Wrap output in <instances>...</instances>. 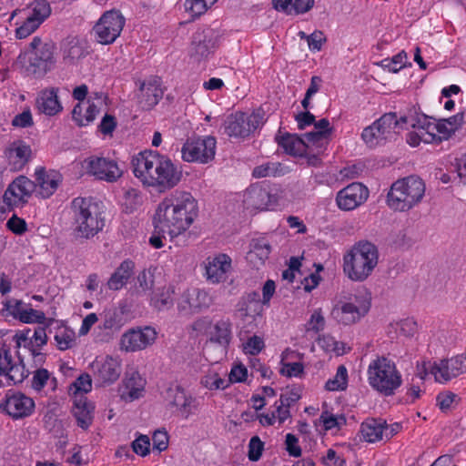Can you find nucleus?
Segmentation results:
<instances>
[{
    "label": "nucleus",
    "mask_w": 466,
    "mask_h": 466,
    "mask_svg": "<svg viewBox=\"0 0 466 466\" xmlns=\"http://www.w3.org/2000/svg\"><path fill=\"white\" fill-rule=\"evenodd\" d=\"M198 215V201L191 193L176 190L158 204L153 218L155 230L173 238L187 231Z\"/></svg>",
    "instance_id": "1"
},
{
    "label": "nucleus",
    "mask_w": 466,
    "mask_h": 466,
    "mask_svg": "<svg viewBox=\"0 0 466 466\" xmlns=\"http://www.w3.org/2000/svg\"><path fill=\"white\" fill-rule=\"evenodd\" d=\"M133 173L145 186L165 192L177 187L182 178V170L172 160L153 150H145L133 157Z\"/></svg>",
    "instance_id": "2"
},
{
    "label": "nucleus",
    "mask_w": 466,
    "mask_h": 466,
    "mask_svg": "<svg viewBox=\"0 0 466 466\" xmlns=\"http://www.w3.org/2000/svg\"><path fill=\"white\" fill-rule=\"evenodd\" d=\"M377 247L369 241H360L344 256L343 270L353 281H363L378 264Z\"/></svg>",
    "instance_id": "3"
},
{
    "label": "nucleus",
    "mask_w": 466,
    "mask_h": 466,
    "mask_svg": "<svg viewBox=\"0 0 466 466\" xmlns=\"http://www.w3.org/2000/svg\"><path fill=\"white\" fill-rule=\"evenodd\" d=\"M425 194V184L417 176L395 181L387 195V204L394 211L405 212L417 206Z\"/></svg>",
    "instance_id": "4"
},
{
    "label": "nucleus",
    "mask_w": 466,
    "mask_h": 466,
    "mask_svg": "<svg viewBox=\"0 0 466 466\" xmlns=\"http://www.w3.org/2000/svg\"><path fill=\"white\" fill-rule=\"evenodd\" d=\"M56 46L52 42L43 43L39 36H35L28 47L16 58V64L31 74H46L56 63Z\"/></svg>",
    "instance_id": "5"
},
{
    "label": "nucleus",
    "mask_w": 466,
    "mask_h": 466,
    "mask_svg": "<svg viewBox=\"0 0 466 466\" xmlns=\"http://www.w3.org/2000/svg\"><path fill=\"white\" fill-rule=\"evenodd\" d=\"M75 232L80 238L94 237L104 228V219L96 204L86 198H76L71 203Z\"/></svg>",
    "instance_id": "6"
},
{
    "label": "nucleus",
    "mask_w": 466,
    "mask_h": 466,
    "mask_svg": "<svg viewBox=\"0 0 466 466\" xmlns=\"http://www.w3.org/2000/svg\"><path fill=\"white\" fill-rule=\"evenodd\" d=\"M368 380L374 390L385 396L393 395L402 383L395 363L386 357H378L370 363Z\"/></svg>",
    "instance_id": "7"
},
{
    "label": "nucleus",
    "mask_w": 466,
    "mask_h": 466,
    "mask_svg": "<svg viewBox=\"0 0 466 466\" xmlns=\"http://www.w3.org/2000/svg\"><path fill=\"white\" fill-rule=\"evenodd\" d=\"M49 324L45 326H37L34 329H25L16 332L14 336L16 348L23 347L27 350L37 364L45 361V354L42 353V349L46 345L48 337L46 334V328Z\"/></svg>",
    "instance_id": "8"
},
{
    "label": "nucleus",
    "mask_w": 466,
    "mask_h": 466,
    "mask_svg": "<svg viewBox=\"0 0 466 466\" xmlns=\"http://www.w3.org/2000/svg\"><path fill=\"white\" fill-rule=\"evenodd\" d=\"M217 141L208 136L187 139L181 148L182 159L186 162L208 164L215 158Z\"/></svg>",
    "instance_id": "9"
},
{
    "label": "nucleus",
    "mask_w": 466,
    "mask_h": 466,
    "mask_svg": "<svg viewBox=\"0 0 466 466\" xmlns=\"http://www.w3.org/2000/svg\"><path fill=\"white\" fill-rule=\"evenodd\" d=\"M125 22V17L119 11L105 12L93 28L97 42L102 45L114 43L120 35Z\"/></svg>",
    "instance_id": "10"
},
{
    "label": "nucleus",
    "mask_w": 466,
    "mask_h": 466,
    "mask_svg": "<svg viewBox=\"0 0 466 466\" xmlns=\"http://www.w3.org/2000/svg\"><path fill=\"white\" fill-rule=\"evenodd\" d=\"M82 167L86 174L110 183L116 182L123 175L115 160L104 157H88L84 159Z\"/></svg>",
    "instance_id": "11"
},
{
    "label": "nucleus",
    "mask_w": 466,
    "mask_h": 466,
    "mask_svg": "<svg viewBox=\"0 0 466 466\" xmlns=\"http://www.w3.org/2000/svg\"><path fill=\"white\" fill-rule=\"evenodd\" d=\"M263 124L260 111L246 114L242 112L229 116L225 122V132L229 137H246Z\"/></svg>",
    "instance_id": "12"
},
{
    "label": "nucleus",
    "mask_w": 466,
    "mask_h": 466,
    "mask_svg": "<svg viewBox=\"0 0 466 466\" xmlns=\"http://www.w3.org/2000/svg\"><path fill=\"white\" fill-rule=\"evenodd\" d=\"M370 303L369 300H360L358 297H354L353 301L338 302L330 312V317L337 323L341 325H352L360 320L362 317L370 309Z\"/></svg>",
    "instance_id": "13"
},
{
    "label": "nucleus",
    "mask_w": 466,
    "mask_h": 466,
    "mask_svg": "<svg viewBox=\"0 0 466 466\" xmlns=\"http://www.w3.org/2000/svg\"><path fill=\"white\" fill-rule=\"evenodd\" d=\"M36 189L34 181L26 177L19 176L16 177L5 191L3 202L8 208L22 207L31 197L32 193Z\"/></svg>",
    "instance_id": "14"
},
{
    "label": "nucleus",
    "mask_w": 466,
    "mask_h": 466,
    "mask_svg": "<svg viewBox=\"0 0 466 466\" xmlns=\"http://www.w3.org/2000/svg\"><path fill=\"white\" fill-rule=\"evenodd\" d=\"M93 377L100 384H112L121 374V362L111 356L96 357L90 364Z\"/></svg>",
    "instance_id": "15"
},
{
    "label": "nucleus",
    "mask_w": 466,
    "mask_h": 466,
    "mask_svg": "<svg viewBox=\"0 0 466 466\" xmlns=\"http://www.w3.org/2000/svg\"><path fill=\"white\" fill-rule=\"evenodd\" d=\"M157 339L154 328L147 326L143 329H132L125 332L120 340L121 350L127 352L138 351L153 344Z\"/></svg>",
    "instance_id": "16"
},
{
    "label": "nucleus",
    "mask_w": 466,
    "mask_h": 466,
    "mask_svg": "<svg viewBox=\"0 0 466 466\" xmlns=\"http://www.w3.org/2000/svg\"><path fill=\"white\" fill-rule=\"evenodd\" d=\"M431 374L439 382H446L466 372V353L453 358L441 360L434 363L431 369Z\"/></svg>",
    "instance_id": "17"
},
{
    "label": "nucleus",
    "mask_w": 466,
    "mask_h": 466,
    "mask_svg": "<svg viewBox=\"0 0 466 466\" xmlns=\"http://www.w3.org/2000/svg\"><path fill=\"white\" fill-rule=\"evenodd\" d=\"M35 408L34 400L20 393H7L0 409L13 419H22L31 415Z\"/></svg>",
    "instance_id": "18"
},
{
    "label": "nucleus",
    "mask_w": 466,
    "mask_h": 466,
    "mask_svg": "<svg viewBox=\"0 0 466 466\" xmlns=\"http://www.w3.org/2000/svg\"><path fill=\"white\" fill-rule=\"evenodd\" d=\"M369 196L366 187L360 183H352L337 194L336 201L340 209L352 210L361 205Z\"/></svg>",
    "instance_id": "19"
},
{
    "label": "nucleus",
    "mask_w": 466,
    "mask_h": 466,
    "mask_svg": "<svg viewBox=\"0 0 466 466\" xmlns=\"http://www.w3.org/2000/svg\"><path fill=\"white\" fill-rule=\"evenodd\" d=\"M211 299L204 290L187 289L180 297L177 308L184 312H198L209 307Z\"/></svg>",
    "instance_id": "20"
},
{
    "label": "nucleus",
    "mask_w": 466,
    "mask_h": 466,
    "mask_svg": "<svg viewBox=\"0 0 466 466\" xmlns=\"http://www.w3.org/2000/svg\"><path fill=\"white\" fill-rule=\"evenodd\" d=\"M138 102L145 110L154 107L163 96L161 81L158 77H152L141 82L139 86Z\"/></svg>",
    "instance_id": "21"
},
{
    "label": "nucleus",
    "mask_w": 466,
    "mask_h": 466,
    "mask_svg": "<svg viewBox=\"0 0 466 466\" xmlns=\"http://www.w3.org/2000/svg\"><path fill=\"white\" fill-rule=\"evenodd\" d=\"M216 35L212 30L197 31L192 38L190 55L196 59L207 57L216 48Z\"/></svg>",
    "instance_id": "22"
},
{
    "label": "nucleus",
    "mask_w": 466,
    "mask_h": 466,
    "mask_svg": "<svg viewBox=\"0 0 466 466\" xmlns=\"http://www.w3.org/2000/svg\"><path fill=\"white\" fill-rule=\"evenodd\" d=\"M95 406L85 395H76L73 398L72 413L76 424L82 430H87L93 423Z\"/></svg>",
    "instance_id": "23"
},
{
    "label": "nucleus",
    "mask_w": 466,
    "mask_h": 466,
    "mask_svg": "<svg viewBox=\"0 0 466 466\" xmlns=\"http://www.w3.org/2000/svg\"><path fill=\"white\" fill-rule=\"evenodd\" d=\"M36 108L48 116L57 115L63 110L58 97V88L49 87L42 90L36 98Z\"/></svg>",
    "instance_id": "24"
},
{
    "label": "nucleus",
    "mask_w": 466,
    "mask_h": 466,
    "mask_svg": "<svg viewBox=\"0 0 466 466\" xmlns=\"http://www.w3.org/2000/svg\"><path fill=\"white\" fill-rule=\"evenodd\" d=\"M61 182V175L54 170L46 171L40 167L35 170V185L38 187V194L43 198L51 197L57 189Z\"/></svg>",
    "instance_id": "25"
},
{
    "label": "nucleus",
    "mask_w": 466,
    "mask_h": 466,
    "mask_svg": "<svg viewBox=\"0 0 466 466\" xmlns=\"http://www.w3.org/2000/svg\"><path fill=\"white\" fill-rule=\"evenodd\" d=\"M276 140L286 153L293 156H303L308 153L309 148L315 147L312 142H309L306 137H300L296 134L286 133L281 136H277Z\"/></svg>",
    "instance_id": "26"
},
{
    "label": "nucleus",
    "mask_w": 466,
    "mask_h": 466,
    "mask_svg": "<svg viewBox=\"0 0 466 466\" xmlns=\"http://www.w3.org/2000/svg\"><path fill=\"white\" fill-rule=\"evenodd\" d=\"M244 197L245 203L255 209H268L276 203L275 196L260 186H251L247 189Z\"/></svg>",
    "instance_id": "27"
},
{
    "label": "nucleus",
    "mask_w": 466,
    "mask_h": 466,
    "mask_svg": "<svg viewBox=\"0 0 466 466\" xmlns=\"http://www.w3.org/2000/svg\"><path fill=\"white\" fill-rule=\"evenodd\" d=\"M169 404L176 407L179 415L187 419L197 410L196 400L187 396L180 387L168 390Z\"/></svg>",
    "instance_id": "28"
},
{
    "label": "nucleus",
    "mask_w": 466,
    "mask_h": 466,
    "mask_svg": "<svg viewBox=\"0 0 466 466\" xmlns=\"http://www.w3.org/2000/svg\"><path fill=\"white\" fill-rule=\"evenodd\" d=\"M31 156V148L22 141L13 142L5 150V157L11 170L18 171L28 162Z\"/></svg>",
    "instance_id": "29"
},
{
    "label": "nucleus",
    "mask_w": 466,
    "mask_h": 466,
    "mask_svg": "<svg viewBox=\"0 0 466 466\" xmlns=\"http://www.w3.org/2000/svg\"><path fill=\"white\" fill-rule=\"evenodd\" d=\"M230 268V258L226 254H220L209 260L206 266L207 278L212 283H219L226 279V275Z\"/></svg>",
    "instance_id": "30"
},
{
    "label": "nucleus",
    "mask_w": 466,
    "mask_h": 466,
    "mask_svg": "<svg viewBox=\"0 0 466 466\" xmlns=\"http://www.w3.org/2000/svg\"><path fill=\"white\" fill-rule=\"evenodd\" d=\"M313 125L316 130L307 133L306 137L309 142H312L318 152H323L333 131V127L327 118L314 121Z\"/></svg>",
    "instance_id": "31"
},
{
    "label": "nucleus",
    "mask_w": 466,
    "mask_h": 466,
    "mask_svg": "<svg viewBox=\"0 0 466 466\" xmlns=\"http://www.w3.org/2000/svg\"><path fill=\"white\" fill-rule=\"evenodd\" d=\"M407 122V116L397 119L396 113L384 114L380 118L376 120L373 125L379 129L380 133L385 140L390 138L392 135L398 133L402 128L403 123Z\"/></svg>",
    "instance_id": "32"
},
{
    "label": "nucleus",
    "mask_w": 466,
    "mask_h": 466,
    "mask_svg": "<svg viewBox=\"0 0 466 466\" xmlns=\"http://www.w3.org/2000/svg\"><path fill=\"white\" fill-rule=\"evenodd\" d=\"M135 264L130 259H126L116 268L107 280V287L111 290L121 289L134 274Z\"/></svg>",
    "instance_id": "33"
},
{
    "label": "nucleus",
    "mask_w": 466,
    "mask_h": 466,
    "mask_svg": "<svg viewBox=\"0 0 466 466\" xmlns=\"http://www.w3.org/2000/svg\"><path fill=\"white\" fill-rule=\"evenodd\" d=\"M383 425L385 420L368 418L360 425V433L362 439L370 443H373L383 439Z\"/></svg>",
    "instance_id": "34"
},
{
    "label": "nucleus",
    "mask_w": 466,
    "mask_h": 466,
    "mask_svg": "<svg viewBox=\"0 0 466 466\" xmlns=\"http://www.w3.org/2000/svg\"><path fill=\"white\" fill-rule=\"evenodd\" d=\"M250 246L251 248L248 253L247 258L254 267L258 268L268 258L271 247L265 238L254 239Z\"/></svg>",
    "instance_id": "35"
},
{
    "label": "nucleus",
    "mask_w": 466,
    "mask_h": 466,
    "mask_svg": "<svg viewBox=\"0 0 466 466\" xmlns=\"http://www.w3.org/2000/svg\"><path fill=\"white\" fill-rule=\"evenodd\" d=\"M275 9L287 15H299L309 11L314 5V0H272Z\"/></svg>",
    "instance_id": "36"
},
{
    "label": "nucleus",
    "mask_w": 466,
    "mask_h": 466,
    "mask_svg": "<svg viewBox=\"0 0 466 466\" xmlns=\"http://www.w3.org/2000/svg\"><path fill=\"white\" fill-rule=\"evenodd\" d=\"M231 327L232 323L228 319H219L209 331V340L223 347H228L232 339Z\"/></svg>",
    "instance_id": "37"
},
{
    "label": "nucleus",
    "mask_w": 466,
    "mask_h": 466,
    "mask_svg": "<svg viewBox=\"0 0 466 466\" xmlns=\"http://www.w3.org/2000/svg\"><path fill=\"white\" fill-rule=\"evenodd\" d=\"M174 289L172 287H157L150 293V305L157 310L168 309L174 304Z\"/></svg>",
    "instance_id": "38"
},
{
    "label": "nucleus",
    "mask_w": 466,
    "mask_h": 466,
    "mask_svg": "<svg viewBox=\"0 0 466 466\" xmlns=\"http://www.w3.org/2000/svg\"><path fill=\"white\" fill-rule=\"evenodd\" d=\"M157 268L150 267L148 268H145L138 273L137 276V282L135 285V289L137 294L146 295L152 293L157 288L156 279H155V272Z\"/></svg>",
    "instance_id": "39"
},
{
    "label": "nucleus",
    "mask_w": 466,
    "mask_h": 466,
    "mask_svg": "<svg viewBox=\"0 0 466 466\" xmlns=\"http://www.w3.org/2000/svg\"><path fill=\"white\" fill-rule=\"evenodd\" d=\"M260 295L259 293L253 291L248 294L246 298H243L242 301L239 302L238 311L241 317L253 318L254 314H258V308H260Z\"/></svg>",
    "instance_id": "40"
},
{
    "label": "nucleus",
    "mask_w": 466,
    "mask_h": 466,
    "mask_svg": "<svg viewBox=\"0 0 466 466\" xmlns=\"http://www.w3.org/2000/svg\"><path fill=\"white\" fill-rule=\"evenodd\" d=\"M127 394L131 400L138 399L145 387V380L138 372H132L124 381Z\"/></svg>",
    "instance_id": "41"
},
{
    "label": "nucleus",
    "mask_w": 466,
    "mask_h": 466,
    "mask_svg": "<svg viewBox=\"0 0 466 466\" xmlns=\"http://www.w3.org/2000/svg\"><path fill=\"white\" fill-rule=\"evenodd\" d=\"M347 385L348 370L344 365H339L335 376L326 382L325 389L329 391L344 390Z\"/></svg>",
    "instance_id": "42"
},
{
    "label": "nucleus",
    "mask_w": 466,
    "mask_h": 466,
    "mask_svg": "<svg viewBox=\"0 0 466 466\" xmlns=\"http://www.w3.org/2000/svg\"><path fill=\"white\" fill-rule=\"evenodd\" d=\"M88 54L86 47L78 40H71L64 48L63 56L65 59H68L71 63L86 56Z\"/></svg>",
    "instance_id": "43"
},
{
    "label": "nucleus",
    "mask_w": 466,
    "mask_h": 466,
    "mask_svg": "<svg viewBox=\"0 0 466 466\" xmlns=\"http://www.w3.org/2000/svg\"><path fill=\"white\" fill-rule=\"evenodd\" d=\"M437 406L443 412L454 409L461 401V398L451 391L440 392L436 397Z\"/></svg>",
    "instance_id": "44"
},
{
    "label": "nucleus",
    "mask_w": 466,
    "mask_h": 466,
    "mask_svg": "<svg viewBox=\"0 0 466 466\" xmlns=\"http://www.w3.org/2000/svg\"><path fill=\"white\" fill-rule=\"evenodd\" d=\"M51 8L46 0H37L32 4V9L28 18L37 20L39 25L50 15Z\"/></svg>",
    "instance_id": "45"
},
{
    "label": "nucleus",
    "mask_w": 466,
    "mask_h": 466,
    "mask_svg": "<svg viewBox=\"0 0 466 466\" xmlns=\"http://www.w3.org/2000/svg\"><path fill=\"white\" fill-rule=\"evenodd\" d=\"M25 306L22 300L11 299L3 303L1 314L4 317L12 316L20 320V316L24 313Z\"/></svg>",
    "instance_id": "46"
},
{
    "label": "nucleus",
    "mask_w": 466,
    "mask_h": 466,
    "mask_svg": "<svg viewBox=\"0 0 466 466\" xmlns=\"http://www.w3.org/2000/svg\"><path fill=\"white\" fill-rule=\"evenodd\" d=\"M143 197L141 192L136 188H129L125 192L123 206L127 213H132L142 205Z\"/></svg>",
    "instance_id": "47"
},
{
    "label": "nucleus",
    "mask_w": 466,
    "mask_h": 466,
    "mask_svg": "<svg viewBox=\"0 0 466 466\" xmlns=\"http://www.w3.org/2000/svg\"><path fill=\"white\" fill-rule=\"evenodd\" d=\"M361 137L370 147H374L382 141H385V138L373 124L363 129Z\"/></svg>",
    "instance_id": "48"
},
{
    "label": "nucleus",
    "mask_w": 466,
    "mask_h": 466,
    "mask_svg": "<svg viewBox=\"0 0 466 466\" xmlns=\"http://www.w3.org/2000/svg\"><path fill=\"white\" fill-rule=\"evenodd\" d=\"M71 390L74 389V396L85 395L92 389V379L87 373L81 374L71 385Z\"/></svg>",
    "instance_id": "49"
},
{
    "label": "nucleus",
    "mask_w": 466,
    "mask_h": 466,
    "mask_svg": "<svg viewBox=\"0 0 466 466\" xmlns=\"http://www.w3.org/2000/svg\"><path fill=\"white\" fill-rule=\"evenodd\" d=\"M5 376L15 384H17L23 382L28 376V370H25L22 360L18 364H14L12 362Z\"/></svg>",
    "instance_id": "50"
},
{
    "label": "nucleus",
    "mask_w": 466,
    "mask_h": 466,
    "mask_svg": "<svg viewBox=\"0 0 466 466\" xmlns=\"http://www.w3.org/2000/svg\"><path fill=\"white\" fill-rule=\"evenodd\" d=\"M186 11L191 14L192 17H198L211 7L210 4H208L207 0H186L185 1Z\"/></svg>",
    "instance_id": "51"
},
{
    "label": "nucleus",
    "mask_w": 466,
    "mask_h": 466,
    "mask_svg": "<svg viewBox=\"0 0 466 466\" xmlns=\"http://www.w3.org/2000/svg\"><path fill=\"white\" fill-rule=\"evenodd\" d=\"M280 167V164L278 162H267L256 167L252 175L254 177L261 178L268 176H275Z\"/></svg>",
    "instance_id": "52"
},
{
    "label": "nucleus",
    "mask_w": 466,
    "mask_h": 466,
    "mask_svg": "<svg viewBox=\"0 0 466 466\" xmlns=\"http://www.w3.org/2000/svg\"><path fill=\"white\" fill-rule=\"evenodd\" d=\"M46 320V318L43 311L27 306H25L24 313L20 316V321L23 323L44 324Z\"/></svg>",
    "instance_id": "53"
},
{
    "label": "nucleus",
    "mask_w": 466,
    "mask_h": 466,
    "mask_svg": "<svg viewBox=\"0 0 466 466\" xmlns=\"http://www.w3.org/2000/svg\"><path fill=\"white\" fill-rule=\"evenodd\" d=\"M55 340L60 350H66L73 347L75 343V334L71 330L62 329L56 332Z\"/></svg>",
    "instance_id": "54"
},
{
    "label": "nucleus",
    "mask_w": 466,
    "mask_h": 466,
    "mask_svg": "<svg viewBox=\"0 0 466 466\" xmlns=\"http://www.w3.org/2000/svg\"><path fill=\"white\" fill-rule=\"evenodd\" d=\"M264 451V442L258 436H253L248 443V457L251 461H258Z\"/></svg>",
    "instance_id": "55"
},
{
    "label": "nucleus",
    "mask_w": 466,
    "mask_h": 466,
    "mask_svg": "<svg viewBox=\"0 0 466 466\" xmlns=\"http://www.w3.org/2000/svg\"><path fill=\"white\" fill-rule=\"evenodd\" d=\"M39 27V22L26 17L23 24L16 28L15 36L19 39L25 38Z\"/></svg>",
    "instance_id": "56"
},
{
    "label": "nucleus",
    "mask_w": 466,
    "mask_h": 466,
    "mask_svg": "<svg viewBox=\"0 0 466 466\" xmlns=\"http://www.w3.org/2000/svg\"><path fill=\"white\" fill-rule=\"evenodd\" d=\"M325 323V319L321 313V310H315L307 323V331H313L315 333H319V331L324 329Z\"/></svg>",
    "instance_id": "57"
},
{
    "label": "nucleus",
    "mask_w": 466,
    "mask_h": 466,
    "mask_svg": "<svg viewBox=\"0 0 466 466\" xmlns=\"http://www.w3.org/2000/svg\"><path fill=\"white\" fill-rule=\"evenodd\" d=\"M437 129V123L430 121V123L425 126L424 131L420 130V133H417V137L419 140H422L424 143L438 142Z\"/></svg>",
    "instance_id": "58"
},
{
    "label": "nucleus",
    "mask_w": 466,
    "mask_h": 466,
    "mask_svg": "<svg viewBox=\"0 0 466 466\" xmlns=\"http://www.w3.org/2000/svg\"><path fill=\"white\" fill-rule=\"evenodd\" d=\"M400 333L405 337H413L418 331L417 322L411 319L407 318L397 323Z\"/></svg>",
    "instance_id": "59"
},
{
    "label": "nucleus",
    "mask_w": 466,
    "mask_h": 466,
    "mask_svg": "<svg viewBox=\"0 0 466 466\" xmlns=\"http://www.w3.org/2000/svg\"><path fill=\"white\" fill-rule=\"evenodd\" d=\"M149 448L150 441L147 435H140L132 442L133 451L143 457L149 453Z\"/></svg>",
    "instance_id": "60"
},
{
    "label": "nucleus",
    "mask_w": 466,
    "mask_h": 466,
    "mask_svg": "<svg viewBox=\"0 0 466 466\" xmlns=\"http://www.w3.org/2000/svg\"><path fill=\"white\" fill-rule=\"evenodd\" d=\"M264 348V341L258 336H252L248 338L247 342L244 344V350L246 353L256 355L259 353Z\"/></svg>",
    "instance_id": "61"
},
{
    "label": "nucleus",
    "mask_w": 466,
    "mask_h": 466,
    "mask_svg": "<svg viewBox=\"0 0 466 466\" xmlns=\"http://www.w3.org/2000/svg\"><path fill=\"white\" fill-rule=\"evenodd\" d=\"M6 227L9 230L16 235H22L27 230V225L23 218L13 215L6 222Z\"/></svg>",
    "instance_id": "62"
},
{
    "label": "nucleus",
    "mask_w": 466,
    "mask_h": 466,
    "mask_svg": "<svg viewBox=\"0 0 466 466\" xmlns=\"http://www.w3.org/2000/svg\"><path fill=\"white\" fill-rule=\"evenodd\" d=\"M202 384L209 390L226 389L228 387V381L219 378L218 374L206 376L202 380Z\"/></svg>",
    "instance_id": "63"
},
{
    "label": "nucleus",
    "mask_w": 466,
    "mask_h": 466,
    "mask_svg": "<svg viewBox=\"0 0 466 466\" xmlns=\"http://www.w3.org/2000/svg\"><path fill=\"white\" fill-rule=\"evenodd\" d=\"M303 365L300 362L283 363L280 373L287 377H299L303 373Z\"/></svg>",
    "instance_id": "64"
}]
</instances>
